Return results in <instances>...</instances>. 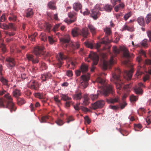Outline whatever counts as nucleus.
<instances>
[{"mask_svg": "<svg viewBox=\"0 0 151 151\" xmlns=\"http://www.w3.org/2000/svg\"><path fill=\"white\" fill-rule=\"evenodd\" d=\"M67 123H69L70 122L73 121L74 120V119L72 117V116H70L67 118Z\"/></svg>", "mask_w": 151, "mask_h": 151, "instance_id": "nucleus-56", "label": "nucleus"}, {"mask_svg": "<svg viewBox=\"0 0 151 151\" xmlns=\"http://www.w3.org/2000/svg\"><path fill=\"white\" fill-rule=\"evenodd\" d=\"M129 99L131 102H134L137 101L138 98L133 95H132L129 98Z\"/></svg>", "mask_w": 151, "mask_h": 151, "instance_id": "nucleus-46", "label": "nucleus"}, {"mask_svg": "<svg viewBox=\"0 0 151 151\" xmlns=\"http://www.w3.org/2000/svg\"><path fill=\"white\" fill-rule=\"evenodd\" d=\"M4 95V97L6 98L8 104H14L13 102V99L9 94L3 88L0 89V96Z\"/></svg>", "mask_w": 151, "mask_h": 151, "instance_id": "nucleus-6", "label": "nucleus"}, {"mask_svg": "<svg viewBox=\"0 0 151 151\" xmlns=\"http://www.w3.org/2000/svg\"><path fill=\"white\" fill-rule=\"evenodd\" d=\"M121 72V70L119 68L116 69L114 73H112V78H111V81H113L116 85V89L120 90L122 87L123 84L120 83L121 79L119 74Z\"/></svg>", "mask_w": 151, "mask_h": 151, "instance_id": "nucleus-3", "label": "nucleus"}, {"mask_svg": "<svg viewBox=\"0 0 151 151\" xmlns=\"http://www.w3.org/2000/svg\"><path fill=\"white\" fill-rule=\"evenodd\" d=\"M33 14V12L32 9L29 8L27 9L26 12V17L27 18H30L32 17Z\"/></svg>", "mask_w": 151, "mask_h": 151, "instance_id": "nucleus-31", "label": "nucleus"}, {"mask_svg": "<svg viewBox=\"0 0 151 151\" xmlns=\"http://www.w3.org/2000/svg\"><path fill=\"white\" fill-rule=\"evenodd\" d=\"M82 8V6L79 2L75 3L73 5V9L76 11H78Z\"/></svg>", "mask_w": 151, "mask_h": 151, "instance_id": "nucleus-21", "label": "nucleus"}, {"mask_svg": "<svg viewBox=\"0 0 151 151\" xmlns=\"http://www.w3.org/2000/svg\"><path fill=\"white\" fill-rule=\"evenodd\" d=\"M113 52L116 54H118L119 52V50L116 47H113Z\"/></svg>", "mask_w": 151, "mask_h": 151, "instance_id": "nucleus-58", "label": "nucleus"}, {"mask_svg": "<svg viewBox=\"0 0 151 151\" xmlns=\"http://www.w3.org/2000/svg\"><path fill=\"white\" fill-rule=\"evenodd\" d=\"M28 87L30 88L35 90H37L39 88V85L36 81L32 80L27 84Z\"/></svg>", "mask_w": 151, "mask_h": 151, "instance_id": "nucleus-11", "label": "nucleus"}, {"mask_svg": "<svg viewBox=\"0 0 151 151\" xmlns=\"http://www.w3.org/2000/svg\"><path fill=\"white\" fill-rule=\"evenodd\" d=\"M34 53L38 57L42 55L45 57H48L50 55L48 52H46L44 47L43 46H37L35 47L34 49Z\"/></svg>", "mask_w": 151, "mask_h": 151, "instance_id": "nucleus-4", "label": "nucleus"}, {"mask_svg": "<svg viewBox=\"0 0 151 151\" xmlns=\"http://www.w3.org/2000/svg\"><path fill=\"white\" fill-rule=\"evenodd\" d=\"M52 76L51 74L50 73H47L42 74L41 78L43 81H45L50 79Z\"/></svg>", "mask_w": 151, "mask_h": 151, "instance_id": "nucleus-18", "label": "nucleus"}, {"mask_svg": "<svg viewBox=\"0 0 151 151\" xmlns=\"http://www.w3.org/2000/svg\"><path fill=\"white\" fill-rule=\"evenodd\" d=\"M89 14H90V17L94 19V9H92L89 12L88 10H86L83 12L84 15H88Z\"/></svg>", "mask_w": 151, "mask_h": 151, "instance_id": "nucleus-26", "label": "nucleus"}, {"mask_svg": "<svg viewBox=\"0 0 151 151\" xmlns=\"http://www.w3.org/2000/svg\"><path fill=\"white\" fill-rule=\"evenodd\" d=\"M146 122L147 125H149L151 123V116H148L146 119Z\"/></svg>", "mask_w": 151, "mask_h": 151, "instance_id": "nucleus-54", "label": "nucleus"}, {"mask_svg": "<svg viewBox=\"0 0 151 151\" xmlns=\"http://www.w3.org/2000/svg\"><path fill=\"white\" fill-rule=\"evenodd\" d=\"M48 6L50 9H55V3L53 1L49 2L48 4Z\"/></svg>", "mask_w": 151, "mask_h": 151, "instance_id": "nucleus-37", "label": "nucleus"}, {"mask_svg": "<svg viewBox=\"0 0 151 151\" xmlns=\"http://www.w3.org/2000/svg\"><path fill=\"white\" fill-rule=\"evenodd\" d=\"M14 104H0V107L6 108L10 109L11 111L14 110Z\"/></svg>", "mask_w": 151, "mask_h": 151, "instance_id": "nucleus-27", "label": "nucleus"}, {"mask_svg": "<svg viewBox=\"0 0 151 151\" xmlns=\"http://www.w3.org/2000/svg\"><path fill=\"white\" fill-rule=\"evenodd\" d=\"M73 98L74 99L77 100H79L81 99L82 97L81 93L76 92L73 96Z\"/></svg>", "mask_w": 151, "mask_h": 151, "instance_id": "nucleus-32", "label": "nucleus"}, {"mask_svg": "<svg viewBox=\"0 0 151 151\" xmlns=\"http://www.w3.org/2000/svg\"><path fill=\"white\" fill-rule=\"evenodd\" d=\"M56 123L59 125L61 126L64 124V122L61 119H58L56 121Z\"/></svg>", "mask_w": 151, "mask_h": 151, "instance_id": "nucleus-51", "label": "nucleus"}, {"mask_svg": "<svg viewBox=\"0 0 151 151\" xmlns=\"http://www.w3.org/2000/svg\"><path fill=\"white\" fill-rule=\"evenodd\" d=\"M147 40L145 39L143 40H142L141 42V45H142L145 46L147 45Z\"/></svg>", "mask_w": 151, "mask_h": 151, "instance_id": "nucleus-59", "label": "nucleus"}, {"mask_svg": "<svg viewBox=\"0 0 151 151\" xmlns=\"http://www.w3.org/2000/svg\"><path fill=\"white\" fill-rule=\"evenodd\" d=\"M104 31L105 32L106 35L105 38L106 40H103L104 37L102 38V40L100 42L97 43L96 45L95 44V48H96L98 49L99 47H100L101 44H106L109 41V39L107 37V36L110 35L111 34V29L108 27H106L104 29Z\"/></svg>", "mask_w": 151, "mask_h": 151, "instance_id": "nucleus-5", "label": "nucleus"}, {"mask_svg": "<svg viewBox=\"0 0 151 151\" xmlns=\"http://www.w3.org/2000/svg\"><path fill=\"white\" fill-rule=\"evenodd\" d=\"M134 90L135 92L137 94H142L143 92L142 90L140 87H136L134 88Z\"/></svg>", "mask_w": 151, "mask_h": 151, "instance_id": "nucleus-33", "label": "nucleus"}, {"mask_svg": "<svg viewBox=\"0 0 151 151\" xmlns=\"http://www.w3.org/2000/svg\"><path fill=\"white\" fill-rule=\"evenodd\" d=\"M119 101V98L118 96L114 98H111L110 99H107L106 101L108 103H118Z\"/></svg>", "mask_w": 151, "mask_h": 151, "instance_id": "nucleus-20", "label": "nucleus"}, {"mask_svg": "<svg viewBox=\"0 0 151 151\" xmlns=\"http://www.w3.org/2000/svg\"><path fill=\"white\" fill-rule=\"evenodd\" d=\"M125 73L126 75L128 77V79H130L132 76V71L131 70L129 71H126Z\"/></svg>", "mask_w": 151, "mask_h": 151, "instance_id": "nucleus-41", "label": "nucleus"}, {"mask_svg": "<svg viewBox=\"0 0 151 151\" xmlns=\"http://www.w3.org/2000/svg\"><path fill=\"white\" fill-rule=\"evenodd\" d=\"M85 45L88 47L92 49L93 48V44L91 42H87L85 43Z\"/></svg>", "mask_w": 151, "mask_h": 151, "instance_id": "nucleus-53", "label": "nucleus"}, {"mask_svg": "<svg viewBox=\"0 0 151 151\" xmlns=\"http://www.w3.org/2000/svg\"><path fill=\"white\" fill-rule=\"evenodd\" d=\"M89 34L86 28H83L80 32V35L82 36L84 38H87Z\"/></svg>", "mask_w": 151, "mask_h": 151, "instance_id": "nucleus-17", "label": "nucleus"}, {"mask_svg": "<svg viewBox=\"0 0 151 151\" xmlns=\"http://www.w3.org/2000/svg\"><path fill=\"white\" fill-rule=\"evenodd\" d=\"M137 21L139 24L142 27L144 26L145 23V19L143 17L140 16L138 18Z\"/></svg>", "mask_w": 151, "mask_h": 151, "instance_id": "nucleus-22", "label": "nucleus"}, {"mask_svg": "<svg viewBox=\"0 0 151 151\" xmlns=\"http://www.w3.org/2000/svg\"><path fill=\"white\" fill-rule=\"evenodd\" d=\"M48 40L49 43L50 44H53L56 41L54 39L52 36H48Z\"/></svg>", "mask_w": 151, "mask_h": 151, "instance_id": "nucleus-44", "label": "nucleus"}, {"mask_svg": "<svg viewBox=\"0 0 151 151\" xmlns=\"http://www.w3.org/2000/svg\"><path fill=\"white\" fill-rule=\"evenodd\" d=\"M40 65V69L41 70H46L47 68L45 63L43 62H41Z\"/></svg>", "mask_w": 151, "mask_h": 151, "instance_id": "nucleus-40", "label": "nucleus"}, {"mask_svg": "<svg viewBox=\"0 0 151 151\" xmlns=\"http://www.w3.org/2000/svg\"><path fill=\"white\" fill-rule=\"evenodd\" d=\"M40 106V104H30V108L32 111L35 110V108L39 107Z\"/></svg>", "mask_w": 151, "mask_h": 151, "instance_id": "nucleus-43", "label": "nucleus"}, {"mask_svg": "<svg viewBox=\"0 0 151 151\" xmlns=\"http://www.w3.org/2000/svg\"><path fill=\"white\" fill-rule=\"evenodd\" d=\"M68 15L70 19H66L65 22L68 24H70L75 22L77 19V13L73 11H72L68 13Z\"/></svg>", "mask_w": 151, "mask_h": 151, "instance_id": "nucleus-7", "label": "nucleus"}, {"mask_svg": "<svg viewBox=\"0 0 151 151\" xmlns=\"http://www.w3.org/2000/svg\"><path fill=\"white\" fill-rule=\"evenodd\" d=\"M35 97L38 98L40 99H42L45 98V95L43 94L40 93H35Z\"/></svg>", "mask_w": 151, "mask_h": 151, "instance_id": "nucleus-36", "label": "nucleus"}, {"mask_svg": "<svg viewBox=\"0 0 151 151\" xmlns=\"http://www.w3.org/2000/svg\"><path fill=\"white\" fill-rule=\"evenodd\" d=\"M96 82L101 85L100 87L102 90L99 91L100 93L105 96H108L109 94L113 93L114 91L112 86L106 84L104 80L99 77L97 79Z\"/></svg>", "mask_w": 151, "mask_h": 151, "instance_id": "nucleus-1", "label": "nucleus"}, {"mask_svg": "<svg viewBox=\"0 0 151 151\" xmlns=\"http://www.w3.org/2000/svg\"><path fill=\"white\" fill-rule=\"evenodd\" d=\"M0 27L4 29H9V26L5 24H4L2 25L0 24Z\"/></svg>", "mask_w": 151, "mask_h": 151, "instance_id": "nucleus-50", "label": "nucleus"}, {"mask_svg": "<svg viewBox=\"0 0 151 151\" xmlns=\"http://www.w3.org/2000/svg\"><path fill=\"white\" fill-rule=\"evenodd\" d=\"M13 96L17 98L21 95L20 91L17 89H14L12 92Z\"/></svg>", "mask_w": 151, "mask_h": 151, "instance_id": "nucleus-28", "label": "nucleus"}, {"mask_svg": "<svg viewBox=\"0 0 151 151\" xmlns=\"http://www.w3.org/2000/svg\"><path fill=\"white\" fill-rule=\"evenodd\" d=\"M80 104H73V106L75 109L77 111L81 109L85 112H87L89 111V109L87 108L80 106Z\"/></svg>", "mask_w": 151, "mask_h": 151, "instance_id": "nucleus-16", "label": "nucleus"}, {"mask_svg": "<svg viewBox=\"0 0 151 151\" xmlns=\"http://www.w3.org/2000/svg\"><path fill=\"white\" fill-rule=\"evenodd\" d=\"M60 96L62 99L67 102L65 104H69L71 102V98L68 96L67 95L61 94Z\"/></svg>", "mask_w": 151, "mask_h": 151, "instance_id": "nucleus-19", "label": "nucleus"}, {"mask_svg": "<svg viewBox=\"0 0 151 151\" xmlns=\"http://www.w3.org/2000/svg\"><path fill=\"white\" fill-rule=\"evenodd\" d=\"M120 105L119 106H114V105H110L109 106L111 109L114 110H117L119 109L120 107H121V109H124L126 105L127 104H119Z\"/></svg>", "mask_w": 151, "mask_h": 151, "instance_id": "nucleus-25", "label": "nucleus"}, {"mask_svg": "<svg viewBox=\"0 0 151 151\" xmlns=\"http://www.w3.org/2000/svg\"><path fill=\"white\" fill-rule=\"evenodd\" d=\"M18 103L19 104H24L26 103L25 101L23 99L19 98L17 99Z\"/></svg>", "mask_w": 151, "mask_h": 151, "instance_id": "nucleus-55", "label": "nucleus"}, {"mask_svg": "<svg viewBox=\"0 0 151 151\" xmlns=\"http://www.w3.org/2000/svg\"><path fill=\"white\" fill-rule=\"evenodd\" d=\"M6 66L9 69H12L16 65V62L14 58L7 57L6 59Z\"/></svg>", "mask_w": 151, "mask_h": 151, "instance_id": "nucleus-9", "label": "nucleus"}, {"mask_svg": "<svg viewBox=\"0 0 151 151\" xmlns=\"http://www.w3.org/2000/svg\"><path fill=\"white\" fill-rule=\"evenodd\" d=\"M114 61L113 57L111 56V58L109 61L104 60L102 68L104 70H106L108 68H110V67L114 63Z\"/></svg>", "mask_w": 151, "mask_h": 151, "instance_id": "nucleus-10", "label": "nucleus"}, {"mask_svg": "<svg viewBox=\"0 0 151 151\" xmlns=\"http://www.w3.org/2000/svg\"><path fill=\"white\" fill-rule=\"evenodd\" d=\"M84 101L83 102L85 104H87L89 103V99L88 97V95L87 94H85L83 96Z\"/></svg>", "mask_w": 151, "mask_h": 151, "instance_id": "nucleus-38", "label": "nucleus"}, {"mask_svg": "<svg viewBox=\"0 0 151 151\" xmlns=\"http://www.w3.org/2000/svg\"><path fill=\"white\" fill-rule=\"evenodd\" d=\"M66 58V57L63 55V52H60L59 53L58 58V63H57V65L58 68H60L63 64V62L61 60H65Z\"/></svg>", "mask_w": 151, "mask_h": 151, "instance_id": "nucleus-14", "label": "nucleus"}, {"mask_svg": "<svg viewBox=\"0 0 151 151\" xmlns=\"http://www.w3.org/2000/svg\"><path fill=\"white\" fill-rule=\"evenodd\" d=\"M71 34L73 37H76L80 35V32L78 28H75L72 30Z\"/></svg>", "mask_w": 151, "mask_h": 151, "instance_id": "nucleus-29", "label": "nucleus"}, {"mask_svg": "<svg viewBox=\"0 0 151 151\" xmlns=\"http://www.w3.org/2000/svg\"><path fill=\"white\" fill-rule=\"evenodd\" d=\"M40 36L41 37V38L42 40L44 42L47 41V37L44 33H42L41 34Z\"/></svg>", "mask_w": 151, "mask_h": 151, "instance_id": "nucleus-47", "label": "nucleus"}, {"mask_svg": "<svg viewBox=\"0 0 151 151\" xmlns=\"http://www.w3.org/2000/svg\"><path fill=\"white\" fill-rule=\"evenodd\" d=\"M82 81L81 82V85L84 88L87 87L88 85V81L90 78L89 74L88 73L82 75L81 77Z\"/></svg>", "mask_w": 151, "mask_h": 151, "instance_id": "nucleus-8", "label": "nucleus"}, {"mask_svg": "<svg viewBox=\"0 0 151 151\" xmlns=\"http://www.w3.org/2000/svg\"><path fill=\"white\" fill-rule=\"evenodd\" d=\"M131 13L129 12L124 15V18L125 21H126L131 16Z\"/></svg>", "mask_w": 151, "mask_h": 151, "instance_id": "nucleus-49", "label": "nucleus"}, {"mask_svg": "<svg viewBox=\"0 0 151 151\" xmlns=\"http://www.w3.org/2000/svg\"><path fill=\"white\" fill-rule=\"evenodd\" d=\"M80 46V44L78 42H72L69 45V46L71 47L73 50H75L78 48Z\"/></svg>", "mask_w": 151, "mask_h": 151, "instance_id": "nucleus-24", "label": "nucleus"}, {"mask_svg": "<svg viewBox=\"0 0 151 151\" xmlns=\"http://www.w3.org/2000/svg\"><path fill=\"white\" fill-rule=\"evenodd\" d=\"M145 20L147 24L150 22L151 20V13H150L147 15L145 18Z\"/></svg>", "mask_w": 151, "mask_h": 151, "instance_id": "nucleus-39", "label": "nucleus"}, {"mask_svg": "<svg viewBox=\"0 0 151 151\" xmlns=\"http://www.w3.org/2000/svg\"><path fill=\"white\" fill-rule=\"evenodd\" d=\"M125 6L124 4L123 3H121L116 6L114 9L116 12H118L119 10L123 8Z\"/></svg>", "mask_w": 151, "mask_h": 151, "instance_id": "nucleus-30", "label": "nucleus"}, {"mask_svg": "<svg viewBox=\"0 0 151 151\" xmlns=\"http://www.w3.org/2000/svg\"><path fill=\"white\" fill-rule=\"evenodd\" d=\"M24 93L26 95L28 96H30L32 94V92L30 90H27Z\"/></svg>", "mask_w": 151, "mask_h": 151, "instance_id": "nucleus-61", "label": "nucleus"}, {"mask_svg": "<svg viewBox=\"0 0 151 151\" xmlns=\"http://www.w3.org/2000/svg\"><path fill=\"white\" fill-rule=\"evenodd\" d=\"M45 29L48 32H50V29L51 28V26L50 24H45Z\"/></svg>", "mask_w": 151, "mask_h": 151, "instance_id": "nucleus-52", "label": "nucleus"}, {"mask_svg": "<svg viewBox=\"0 0 151 151\" xmlns=\"http://www.w3.org/2000/svg\"><path fill=\"white\" fill-rule=\"evenodd\" d=\"M88 70V66L87 65L83 64H82L81 66V70L83 74L87 72Z\"/></svg>", "mask_w": 151, "mask_h": 151, "instance_id": "nucleus-23", "label": "nucleus"}, {"mask_svg": "<svg viewBox=\"0 0 151 151\" xmlns=\"http://www.w3.org/2000/svg\"><path fill=\"white\" fill-rule=\"evenodd\" d=\"M85 60L86 61H87L88 62L90 61V60H92L93 68L91 69V71H93L94 69L93 67V65H94V52H91L89 55L88 57L87 58V59H86Z\"/></svg>", "mask_w": 151, "mask_h": 151, "instance_id": "nucleus-15", "label": "nucleus"}, {"mask_svg": "<svg viewBox=\"0 0 151 151\" xmlns=\"http://www.w3.org/2000/svg\"><path fill=\"white\" fill-rule=\"evenodd\" d=\"M102 6V4H97L95 6V20L97 19L100 14L99 10L101 11L105 10L106 12H111L113 8L111 5L109 4H106L104 8Z\"/></svg>", "mask_w": 151, "mask_h": 151, "instance_id": "nucleus-2", "label": "nucleus"}, {"mask_svg": "<svg viewBox=\"0 0 151 151\" xmlns=\"http://www.w3.org/2000/svg\"><path fill=\"white\" fill-rule=\"evenodd\" d=\"M147 33L148 37L149 38V41L150 42L151 41V31L150 30H148Z\"/></svg>", "mask_w": 151, "mask_h": 151, "instance_id": "nucleus-62", "label": "nucleus"}, {"mask_svg": "<svg viewBox=\"0 0 151 151\" xmlns=\"http://www.w3.org/2000/svg\"><path fill=\"white\" fill-rule=\"evenodd\" d=\"M60 41L64 46L67 47L70 40V38L69 36H67L60 39Z\"/></svg>", "mask_w": 151, "mask_h": 151, "instance_id": "nucleus-13", "label": "nucleus"}, {"mask_svg": "<svg viewBox=\"0 0 151 151\" xmlns=\"http://www.w3.org/2000/svg\"><path fill=\"white\" fill-rule=\"evenodd\" d=\"M122 50L123 52V56L124 57L129 58L134 57V55L133 54H130L129 53L128 49L127 48L123 47L122 48Z\"/></svg>", "mask_w": 151, "mask_h": 151, "instance_id": "nucleus-12", "label": "nucleus"}, {"mask_svg": "<svg viewBox=\"0 0 151 151\" xmlns=\"http://www.w3.org/2000/svg\"><path fill=\"white\" fill-rule=\"evenodd\" d=\"M8 25L9 27V28H10L14 30H16L15 27L13 24L12 23H9V25Z\"/></svg>", "mask_w": 151, "mask_h": 151, "instance_id": "nucleus-60", "label": "nucleus"}, {"mask_svg": "<svg viewBox=\"0 0 151 151\" xmlns=\"http://www.w3.org/2000/svg\"><path fill=\"white\" fill-rule=\"evenodd\" d=\"M49 119V116H45L42 117L41 120H40V122L42 123L45 122H47V120Z\"/></svg>", "mask_w": 151, "mask_h": 151, "instance_id": "nucleus-42", "label": "nucleus"}, {"mask_svg": "<svg viewBox=\"0 0 151 151\" xmlns=\"http://www.w3.org/2000/svg\"><path fill=\"white\" fill-rule=\"evenodd\" d=\"M26 58L29 61H32L33 59V56L29 54H27L26 55Z\"/></svg>", "mask_w": 151, "mask_h": 151, "instance_id": "nucleus-45", "label": "nucleus"}, {"mask_svg": "<svg viewBox=\"0 0 151 151\" xmlns=\"http://www.w3.org/2000/svg\"><path fill=\"white\" fill-rule=\"evenodd\" d=\"M0 80L4 85L5 86L8 85V81L4 77L1 76L0 78Z\"/></svg>", "mask_w": 151, "mask_h": 151, "instance_id": "nucleus-34", "label": "nucleus"}, {"mask_svg": "<svg viewBox=\"0 0 151 151\" xmlns=\"http://www.w3.org/2000/svg\"><path fill=\"white\" fill-rule=\"evenodd\" d=\"M5 15L4 14L0 17V22L4 21L5 20Z\"/></svg>", "mask_w": 151, "mask_h": 151, "instance_id": "nucleus-64", "label": "nucleus"}, {"mask_svg": "<svg viewBox=\"0 0 151 151\" xmlns=\"http://www.w3.org/2000/svg\"><path fill=\"white\" fill-rule=\"evenodd\" d=\"M60 24H56L53 27V30L54 31H56L58 30V29L59 27Z\"/></svg>", "mask_w": 151, "mask_h": 151, "instance_id": "nucleus-63", "label": "nucleus"}, {"mask_svg": "<svg viewBox=\"0 0 151 151\" xmlns=\"http://www.w3.org/2000/svg\"><path fill=\"white\" fill-rule=\"evenodd\" d=\"M85 123L87 122L88 124H89L91 122V120L87 116H85L84 118Z\"/></svg>", "mask_w": 151, "mask_h": 151, "instance_id": "nucleus-57", "label": "nucleus"}, {"mask_svg": "<svg viewBox=\"0 0 151 151\" xmlns=\"http://www.w3.org/2000/svg\"><path fill=\"white\" fill-rule=\"evenodd\" d=\"M37 35V33H34L33 35H30L29 38V39L32 41H34L35 40V37Z\"/></svg>", "mask_w": 151, "mask_h": 151, "instance_id": "nucleus-48", "label": "nucleus"}, {"mask_svg": "<svg viewBox=\"0 0 151 151\" xmlns=\"http://www.w3.org/2000/svg\"><path fill=\"white\" fill-rule=\"evenodd\" d=\"M88 27L93 35L94 34V27L93 25L89 24L88 25Z\"/></svg>", "mask_w": 151, "mask_h": 151, "instance_id": "nucleus-35", "label": "nucleus"}]
</instances>
